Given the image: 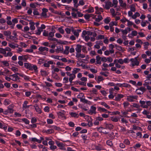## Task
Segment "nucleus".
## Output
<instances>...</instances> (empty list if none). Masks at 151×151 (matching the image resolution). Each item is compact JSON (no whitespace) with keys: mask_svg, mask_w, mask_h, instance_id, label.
Instances as JSON below:
<instances>
[{"mask_svg":"<svg viewBox=\"0 0 151 151\" xmlns=\"http://www.w3.org/2000/svg\"><path fill=\"white\" fill-rule=\"evenodd\" d=\"M91 110L93 112L94 114H96V107L94 106H92L91 107Z\"/></svg>","mask_w":151,"mask_h":151,"instance_id":"36","label":"nucleus"},{"mask_svg":"<svg viewBox=\"0 0 151 151\" xmlns=\"http://www.w3.org/2000/svg\"><path fill=\"white\" fill-rule=\"evenodd\" d=\"M76 76L74 74L73 75V76L70 77L69 78V81L70 83H72V81L76 78Z\"/></svg>","mask_w":151,"mask_h":151,"instance_id":"40","label":"nucleus"},{"mask_svg":"<svg viewBox=\"0 0 151 151\" xmlns=\"http://www.w3.org/2000/svg\"><path fill=\"white\" fill-rule=\"evenodd\" d=\"M104 38V36L103 35H100L96 37V39L97 40L99 39H103Z\"/></svg>","mask_w":151,"mask_h":151,"instance_id":"42","label":"nucleus"},{"mask_svg":"<svg viewBox=\"0 0 151 151\" xmlns=\"http://www.w3.org/2000/svg\"><path fill=\"white\" fill-rule=\"evenodd\" d=\"M29 140L31 141V142H36L39 143H41V140H40L39 139H37L35 137H30L29 138Z\"/></svg>","mask_w":151,"mask_h":151,"instance_id":"14","label":"nucleus"},{"mask_svg":"<svg viewBox=\"0 0 151 151\" xmlns=\"http://www.w3.org/2000/svg\"><path fill=\"white\" fill-rule=\"evenodd\" d=\"M9 71L7 69L5 68L3 71H0V75L5 76L8 74Z\"/></svg>","mask_w":151,"mask_h":151,"instance_id":"16","label":"nucleus"},{"mask_svg":"<svg viewBox=\"0 0 151 151\" xmlns=\"http://www.w3.org/2000/svg\"><path fill=\"white\" fill-rule=\"evenodd\" d=\"M106 144L108 145L110 147H113V144L112 142V141L108 140L106 141Z\"/></svg>","mask_w":151,"mask_h":151,"instance_id":"27","label":"nucleus"},{"mask_svg":"<svg viewBox=\"0 0 151 151\" xmlns=\"http://www.w3.org/2000/svg\"><path fill=\"white\" fill-rule=\"evenodd\" d=\"M101 104L104 106L107 109H109L110 108V107L108 106L105 102H101L100 103Z\"/></svg>","mask_w":151,"mask_h":151,"instance_id":"25","label":"nucleus"},{"mask_svg":"<svg viewBox=\"0 0 151 151\" xmlns=\"http://www.w3.org/2000/svg\"><path fill=\"white\" fill-rule=\"evenodd\" d=\"M24 66L27 69L31 71L34 70L35 73H37L38 72V68L36 65L32 64L30 63H24Z\"/></svg>","mask_w":151,"mask_h":151,"instance_id":"1","label":"nucleus"},{"mask_svg":"<svg viewBox=\"0 0 151 151\" xmlns=\"http://www.w3.org/2000/svg\"><path fill=\"white\" fill-rule=\"evenodd\" d=\"M137 57H136L135 58V60L133 58H131L130 60V61L133 63H132V66H134L135 65L138 66L139 64V62L138 60H137Z\"/></svg>","mask_w":151,"mask_h":151,"instance_id":"4","label":"nucleus"},{"mask_svg":"<svg viewBox=\"0 0 151 151\" xmlns=\"http://www.w3.org/2000/svg\"><path fill=\"white\" fill-rule=\"evenodd\" d=\"M44 132L47 134H50L53 133L54 132V131L53 129H51L47 130H45Z\"/></svg>","mask_w":151,"mask_h":151,"instance_id":"22","label":"nucleus"},{"mask_svg":"<svg viewBox=\"0 0 151 151\" xmlns=\"http://www.w3.org/2000/svg\"><path fill=\"white\" fill-rule=\"evenodd\" d=\"M71 15L73 18H77V14L74 12H72L71 13Z\"/></svg>","mask_w":151,"mask_h":151,"instance_id":"59","label":"nucleus"},{"mask_svg":"<svg viewBox=\"0 0 151 151\" xmlns=\"http://www.w3.org/2000/svg\"><path fill=\"white\" fill-rule=\"evenodd\" d=\"M126 21H127V22H128L127 25L129 27L131 26L133 24L132 22L129 21L128 19H126Z\"/></svg>","mask_w":151,"mask_h":151,"instance_id":"51","label":"nucleus"},{"mask_svg":"<svg viewBox=\"0 0 151 151\" xmlns=\"http://www.w3.org/2000/svg\"><path fill=\"white\" fill-rule=\"evenodd\" d=\"M29 30V28L27 26H25L24 28V30L22 29V31L24 32H26Z\"/></svg>","mask_w":151,"mask_h":151,"instance_id":"52","label":"nucleus"},{"mask_svg":"<svg viewBox=\"0 0 151 151\" xmlns=\"http://www.w3.org/2000/svg\"><path fill=\"white\" fill-rule=\"evenodd\" d=\"M139 103L141 104V106L143 108H147L148 106L146 104V101H140Z\"/></svg>","mask_w":151,"mask_h":151,"instance_id":"13","label":"nucleus"},{"mask_svg":"<svg viewBox=\"0 0 151 151\" xmlns=\"http://www.w3.org/2000/svg\"><path fill=\"white\" fill-rule=\"evenodd\" d=\"M98 111H99L101 112H105V113H110V112L108 111L106 109H105L104 108L101 107L100 106H98L97 107Z\"/></svg>","mask_w":151,"mask_h":151,"instance_id":"10","label":"nucleus"},{"mask_svg":"<svg viewBox=\"0 0 151 151\" xmlns=\"http://www.w3.org/2000/svg\"><path fill=\"white\" fill-rule=\"evenodd\" d=\"M65 30L66 31V33L68 34H70V33L71 29L68 28H66L65 29Z\"/></svg>","mask_w":151,"mask_h":151,"instance_id":"62","label":"nucleus"},{"mask_svg":"<svg viewBox=\"0 0 151 151\" xmlns=\"http://www.w3.org/2000/svg\"><path fill=\"white\" fill-rule=\"evenodd\" d=\"M113 6L114 5V8H115L117 6V5L118 3V1L117 0H113L112 1Z\"/></svg>","mask_w":151,"mask_h":151,"instance_id":"39","label":"nucleus"},{"mask_svg":"<svg viewBox=\"0 0 151 151\" xmlns=\"http://www.w3.org/2000/svg\"><path fill=\"white\" fill-rule=\"evenodd\" d=\"M90 92L91 93V94H94L96 95L97 94V90L96 89L94 88H92V90L90 91Z\"/></svg>","mask_w":151,"mask_h":151,"instance_id":"37","label":"nucleus"},{"mask_svg":"<svg viewBox=\"0 0 151 151\" xmlns=\"http://www.w3.org/2000/svg\"><path fill=\"white\" fill-rule=\"evenodd\" d=\"M82 45L79 44H77L76 45V47L75 48L76 51L78 53H80L81 52Z\"/></svg>","mask_w":151,"mask_h":151,"instance_id":"11","label":"nucleus"},{"mask_svg":"<svg viewBox=\"0 0 151 151\" xmlns=\"http://www.w3.org/2000/svg\"><path fill=\"white\" fill-rule=\"evenodd\" d=\"M81 137L84 140V142H85L86 140H87V136L86 134H82L81 135Z\"/></svg>","mask_w":151,"mask_h":151,"instance_id":"53","label":"nucleus"},{"mask_svg":"<svg viewBox=\"0 0 151 151\" xmlns=\"http://www.w3.org/2000/svg\"><path fill=\"white\" fill-rule=\"evenodd\" d=\"M13 53L10 52H9L7 53V54H6L5 55H4L5 57H6L7 56H10L11 57Z\"/></svg>","mask_w":151,"mask_h":151,"instance_id":"58","label":"nucleus"},{"mask_svg":"<svg viewBox=\"0 0 151 151\" xmlns=\"http://www.w3.org/2000/svg\"><path fill=\"white\" fill-rule=\"evenodd\" d=\"M111 119L112 121L114 122H117L118 121L117 118L116 116H112Z\"/></svg>","mask_w":151,"mask_h":151,"instance_id":"54","label":"nucleus"},{"mask_svg":"<svg viewBox=\"0 0 151 151\" xmlns=\"http://www.w3.org/2000/svg\"><path fill=\"white\" fill-rule=\"evenodd\" d=\"M45 60L42 59H40L39 60L38 63L40 65H41L42 64L44 63Z\"/></svg>","mask_w":151,"mask_h":151,"instance_id":"49","label":"nucleus"},{"mask_svg":"<svg viewBox=\"0 0 151 151\" xmlns=\"http://www.w3.org/2000/svg\"><path fill=\"white\" fill-rule=\"evenodd\" d=\"M76 57L78 58H83L85 57V56L84 55L80 54L79 53H76Z\"/></svg>","mask_w":151,"mask_h":151,"instance_id":"30","label":"nucleus"},{"mask_svg":"<svg viewBox=\"0 0 151 151\" xmlns=\"http://www.w3.org/2000/svg\"><path fill=\"white\" fill-rule=\"evenodd\" d=\"M86 11L88 13H93L94 12L93 8L92 7H91L88 9L86 10Z\"/></svg>","mask_w":151,"mask_h":151,"instance_id":"32","label":"nucleus"},{"mask_svg":"<svg viewBox=\"0 0 151 151\" xmlns=\"http://www.w3.org/2000/svg\"><path fill=\"white\" fill-rule=\"evenodd\" d=\"M57 148V147L56 146L54 145H52V146H50V149L53 151L55 149H56Z\"/></svg>","mask_w":151,"mask_h":151,"instance_id":"57","label":"nucleus"},{"mask_svg":"<svg viewBox=\"0 0 151 151\" xmlns=\"http://www.w3.org/2000/svg\"><path fill=\"white\" fill-rule=\"evenodd\" d=\"M0 52L4 55H5L6 53V52L5 49L3 48H0Z\"/></svg>","mask_w":151,"mask_h":151,"instance_id":"43","label":"nucleus"},{"mask_svg":"<svg viewBox=\"0 0 151 151\" xmlns=\"http://www.w3.org/2000/svg\"><path fill=\"white\" fill-rule=\"evenodd\" d=\"M71 31L76 37H78L79 36V34L78 33V32L77 31L76 29H72L71 30Z\"/></svg>","mask_w":151,"mask_h":151,"instance_id":"29","label":"nucleus"},{"mask_svg":"<svg viewBox=\"0 0 151 151\" xmlns=\"http://www.w3.org/2000/svg\"><path fill=\"white\" fill-rule=\"evenodd\" d=\"M9 114H12L13 113L14 110L11 108L9 107V106L8 107L7 109L6 110Z\"/></svg>","mask_w":151,"mask_h":151,"instance_id":"35","label":"nucleus"},{"mask_svg":"<svg viewBox=\"0 0 151 151\" xmlns=\"http://www.w3.org/2000/svg\"><path fill=\"white\" fill-rule=\"evenodd\" d=\"M105 127L106 129H113L114 126L111 124H105Z\"/></svg>","mask_w":151,"mask_h":151,"instance_id":"20","label":"nucleus"},{"mask_svg":"<svg viewBox=\"0 0 151 151\" xmlns=\"http://www.w3.org/2000/svg\"><path fill=\"white\" fill-rule=\"evenodd\" d=\"M9 38L12 40L14 41L15 42H17V40L18 39L17 37L12 35L10 36Z\"/></svg>","mask_w":151,"mask_h":151,"instance_id":"34","label":"nucleus"},{"mask_svg":"<svg viewBox=\"0 0 151 151\" xmlns=\"http://www.w3.org/2000/svg\"><path fill=\"white\" fill-rule=\"evenodd\" d=\"M123 143L127 145H129L130 144V141L127 139H125L123 141Z\"/></svg>","mask_w":151,"mask_h":151,"instance_id":"48","label":"nucleus"},{"mask_svg":"<svg viewBox=\"0 0 151 151\" xmlns=\"http://www.w3.org/2000/svg\"><path fill=\"white\" fill-rule=\"evenodd\" d=\"M0 62L3 64V65L5 66H8L9 65V64L7 61H1Z\"/></svg>","mask_w":151,"mask_h":151,"instance_id":"38","label":"nucleus"},{"mask_svg":"<svg viewBox=\"0 0 151 151\" xmlns=\"http://www.w3.org/2000/svg\"><path fill=\"white\" fill-rule=\"evenodd\" d=\"M69 114L72 117L75 118H78L79 115L78 114H76L75 112H71L69 113Z\"/></svg>","mask_w":151,"mask_h":151,"instance_id":"21","label":"nucleus"},{"mask_svg":"<svg viewBox=\"0 0 151 151\" xmlns=\"http://www.w3.org/2000/svg\"><path fill=\"white\" fill-rule=\"evenodd\" d=\"M98 17L95 18V21L97 22H99L103 19L102 16L101 15H99L97 16Z\"/></svg>","mask_w":151,"mask_h":151,"instance_id":"31","label":"nucleus"},{"mask_svg":"<svg viewBox=\"0 0 151 151\" xmlns=\"http://www.w3.org/2000/svg\"><path fill=\"white\" fill-rule=\"evenodd\" d=\"M77 98L78 99H83V98H85L84 94L82 93H80L77 96Z\"/></svg>","mask_w":151,"mask_h":151,"instance_id":"28","label":"nucleus"},{"mask_svg":"<svg viewBox=\"0 0 151 151\" xmlns=\"http://www.w3.org/2000/svg\"><path fill=\"white\" fill-rule=\"evenodd\" d=\"M123 87L130 88L131 87V86L128 84L126 83H122Z\"/></svg>","mask_w":151,"mask_h":151,"instance_id":"47","label":"nucleus"},{"mask_svg":"<svg viewBox=\"0 0 151 151\" xmlns=\"http://www.w3.org/2000/svg\"><path fill=\"white\" fill-rule=\"evenodd\" d=\"M29 24L30 25L29 29L30 28V29L32 31L35 30V29L34 26L35 24V22H29Z\"/></svg>","mask_w":151,"mask_h":151,"instance_id":"17","label":"nucleus"},{"mask_svg":"<svg viewBox=\"0 0 151 151\" xmlns=\"http://www.w3.org/2000/svg\"><path fill=\"white\" fill-rule=\"evenodd\" d=\"M45 126L48 128L53 129H54L58 131H60L61 129L60 127L55 125H50L47 124L45 125Z\"/></svg>","mask_w":151,"mask_h":151,"instance_id":"8","label":"nucleus"},{"mask_svg":"<svg viewBox=\"0 0 151 151\" xmlns=\"http://www.w3.org/2000/svg\"><path fill=\"white\" fill-rule=\"evenodd\" d=\"M4 35L6 36H11V32L10 31H4Z\"/></svg>","mask_w":151,"mask_h":151,"instance_id":"46","label":"nucleus"},{"mask_svg":"<svg viewBox=\"0 0 151 151\" xmlns=\"http://www.w3.org/2000/svg\"><path fill=\"white\" fill-rule=\"evenodd\" d=\"M10 76L12 77L11 78V80L13 81H17L19 82L20 78L17 75V74H13L11 75Z\"/></svg>","mask_w":151,"mask_h":151,"instance_id":"5","label":"nucleus"},{"mask_svg":"<svg viewBox=\"0 0 151 151\" xmlns=\"http://www.w3.org/2000/svg\"><path fill=\"white\" fill-rule=\"evenodd\" d=\"M58 39H57L55 38H52V41H56L58 43H60V44H66L63 41H60L59 42H58Z\"/></svg>","mask_w":151,"mask_h":151,"instance_id":"26","label":"nucleus"},{"mask_svg":"<svg viewBox=\"0 0 151 151\" xmlns=\"http://www.w3.org/2000/svg\"><path fill=\"white\" fill-rule=\"evenodd\" d=\"M80 70L81 69L80 68H73L72 72L73 74L75 75V74H76L77 73L80 71Z\"/></svg>","mask_w":151,"mask_h":151,"instance_id":"24","label":"nucleus"},{"mask_svg":"<svg viewBox=\"0 0 151 151\" xmlns=\"http://www.w3.org/2000/svg\"><path fill=\"white\" fill-rule=\"evenodd\" d=\"M146 90V89L145 87L141 86L139 88L137 89L135 92L138 95H141Z\"/></svg>","mask_w":151,"mask_h":151,"instance_id":"2","label":"nucleus"},{"mask_svg":"<svg viewBox=\"0 0 151 151\" xmlns=\"http://www.w3.org/2000/svg\"><path fill=\"white\" fill-rule=\"evenodd\" d=\"M53 64V61L52 60L48 61L46 62V61L45 60L43 64V66L44 67L49 68L50 66V65H52Z\"/></svg>","mask_w":151,"mask_h":151,"instance_id":"9","label":"nucleus"},{"mask_svg":"<svg viewBox=\"0 0 151 151\" xmlns=\"http://www.w3.org/2000/svg\"><path fill=\"white\" fill-rule=\"evenodd\" d=\"M105 3L106 4L104 6V8L108 10L110 9V7H112L113 6V5L111 1H105Z\"/></svg>","mask_w":151,"mask_h":151,"instance_id":"6","label":"nucleus"},{"mask_svg":"<svg viewBox=\"0 0 151 151\" xmlns=\"http://www.w3.org/2000/svg\"><path fill=\"white\" fill-rule=\"evenodd\" d=\"M137 96L136 95L129 96L127 97V101L130 102H132L133 101V99H137Z\"/></svg>","mask_w":151,"mask_h":151,"instance_id":"7","label":"nucleus"},{"mask_svg":"<svg viewBox=\"0 0 151 151\" xmlns=\"http://www.w3.org/2000/svg\"><path fill=\"white\" fill-rule=\"evenodd\" d=\"M47 122L48 124H52L53 122V121L50 119H47Z\"/></svg>","mask_w":151,"mask_h":151,"instance_id":"56","label":"nucleus"},{"mask_svg":"<svg viewBox=\"0 0 151 151\" xmlns=\"http://www.w3.org/2000/svg\"><path fill=\"white\" fill-rule=\"evenodd\" d=\"M38 50L41 52H43L45 51L47 52L49 50V49L45 47L41 46L39 48Z\"/></svg>","mask_w":151,"mask_h":151,"instance_id":"12","label":"nucleus"},{"mask_svg":"<svg viewBox=\"0 0 151 151\" xmlns=\"http://www.w3.org/2000/svg\"><path fill=\"white\" fill-rule=\"evenodd\" d=\"M58 30L62 34H63L64 32V30L62 27H59L58 29Z\"/></svg>","mask_w":151,"mask_h":151,"instance_id":"64","label":"nucleus"},{"mask_svg":"<svg viewBox=\"0 0 151 151\" xmlns=\"http://www.w3.org/2000/svg\"><path fill=\"white\" fill-rule=\"evenodd\" d=\"M22 120L26 124H28L29 123V121L26 118H23L22 119Z\"/></svg>","mask_w":151,"mask_h":151,"instance_id":"45","label":"nucleus"},{"mask_svg":"<svg viewBox=\"0 0 151 151\" xmlns=\"http://www.w3.org/2000/svg\"><path fill=\"white\" fill-rule=\"evenodd\" d=\"M4 103L5 105H8L10 104V101L8 99H5L4 101Z\"/></svg>","mask_w":151,"mask_h":151,"instance_id":"50","label":"nucleus"},{"mask_svg":"<svg viewBox=\"0 0 151 151\" xmlns=\"http://www.w3.org/2000/svg\"><path fill=\"white\" fill-rule=\"evenodd\" d=\"M96 64L101 65V58L99 55H98L96 57Z\"/></svg>","mask_w":151,"mask_h":151,"instance_id":"15","label":"nucleus"},{"mask_svg":"<svg viewBox=\"0 0 151 151\" xmlns=\"http://www.w3.org/2000/svg\"><path fill=\"white\" fill-rule=\"evenodd\" d=\"M137 32L136 31L134 30L132 32V35L133 37L136 36L137 34Z\"/></svg>","mask_w":151,"mask_h":151,"instance_id":"61","label":"nucleus"},{"mask_svg":"<svg viewBox=\"0 0 151 151\" xmlns=\"http://www.w3.org/2000/svg\"><path fill=\"white\" fill-rule=\"evenodd\" d=\"M92 119L91 117H90V119H89V121H88V123L87 124V125H88L89 127H92L93 126V123L92 122Z\"/></svg>","mask_w":151,"mask_h":151,"instance_id":"33","label":"nucleus"},{"mask_svg":"<svg viewBox=\"0 0 151 151\" xmlns=\"http://www.w3.org/2000/svg\"><path fill=\"white\" fill-rule=\"evenodd\" d=\"M37 120L35 117H33L32 118L31 120V123L32 124H34L37 122Z\"/></svg>","mask_w":151,"mask_h":151,"instance_id":"63","label":"nucleus"},{"mask_svg":"<svg viewBox=\"0 0 151 151\" xmlns=\"http://www.w3.org/2000/svg\"><path fill=\"white\" fill-rule=\"evenodd\" d=\"M55 144L59 149L61 150H65V145L63 143L58 141H55Z\"/></svg>","mask_w":151,"mask_h":151,"instance_id":"3","label":"nucleus"},{"mask_svg":"<svg viewBox=\"0 0 151 151\" xmlns=\"http://www.w3.org/2000/svg\"><path fill=\"white\" fill-rule=\"evenodd\" d=\"M119 3L120 4V6L123 8H125L126 6L125 3L123 2V0H119Z\"/></svg>","mask_w":151,"mask_h":151,"instance_id":"19","label":"nucleus"},{"mask_svg":"<svg viewBox=\"0 0 151 151\" xmlns=\"http://www.w3.org/2000/svg\"><path fill=\"white\" fill-rule=\"evenodd\" d=\"M120 31L122 32L123 35H126L128 33V31L126 29H121Z\"/></svg>","mask_w":151,"mask_h":151,"instance_id":"60","label":"nucleus"},{"mask_svg":"<svg viewBox=\"0 0 151 151\" xmlns=\"http://www.w3.org/2000/svg\"><path fill=\"white\" fill-rule=\"evenodd\" d=\"M95 149L97 151H100L103 149H102V146L101 145H96L95 146Z\"/></svg>","mask_w":151,"mask_h":151,"instance_id":"18","label":"nucleus"},{"mask_svg":"<svg viewBox=\"0 0 151 151\" xmlns=\"http://www.w3.org/2000/svg\"><path fill=\"white\" fill-rule=\"evenodd\" d=\"M110 18L108 17L104 20V22L106 24H108L110 22Z\"/></svg>","mask_w":151,"mask_h":151,"instance_id":"44","label":"nucleus"},{"mask_svg":"<svg viewBox=\"0 0 151 151\" xmlns=\"http://www.w3.org/2000/svg\"><path fill=\"white\" fill-rule=\"evenodd\" d=\"M84 17L86 19L88 20L90 19L91 16L89 14H86L84 15Z\"/></svg>","mask_w":151,"mask_h":151,"instance_id":"55","label":"nucleus"},{"mask_svg":"<svg viewBox=\"0 0 151 151\" xmlns=\"http://www.w3.org/2000/svg\"><path fill=\"white\" fill-rule=\"evenodd\" d=\"M45 83L46 84L44 86V87L45 88H46L47 87H50L52 86V84L49 83L47 82H45Z\"/></svg>","mask_w":151,"mask_h":151,"instance_id":"41","label":"nucleus"},{"mask_svg":"<svg viewBox=\"0 0 151 151\" xmlns=\"http://www.w3.org/2000/svg\"><path fill=\"white\" fill-rule=\"evenodd\" d=\"M63 48L62 46L57 47V48L55 50V51L58 53L63 50Z\"/></svg>","mask_w":151,"mask_h":151,"instance_id":"23","label":"nucleus"}]
</instances>
